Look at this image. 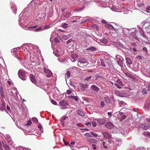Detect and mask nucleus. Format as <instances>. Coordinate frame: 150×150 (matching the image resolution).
<instances>
[{
	"label": "nucleus",
	"instance_id": "69168bd1",
	"mask_svg": "<svg viewBox=\"0 0 150 150\" xmlns=\"http://www.w3.org/2000/svg\"><path fill=\"white\" fill-rule=\"evenodd\" d=\"M112 113L111 112H108V115L109 116H111L112 115Z\"/></svg>",
	"mask_w": 150,
	"mask_h": 150
},
{
	"label": "nucleus",
	"instance_id": "2f4dec72",
	"mask_svg": "<svg viewBox=\"0 0 150 150\" xmlns=\"http://www.w3.org/2000/svg\"><path fill=\"white\" fill-rule=\"evenodd\" d=\"M82 10H83L82 8H78L76 9L75 10H74L73 11V12L80 11H81Z\"/></svg>",
	"mask_w": 150,
	"mask_h": 150
},
{
	"label": "nucleus",
	"instance_id": "e433bc0d",
	"mask_svg": "<svg viewBox=\"0 0 150 150\" xmlns=\"http://www.w3.org/2000/svg\"><path fill=\"white\" fill-rule=\"evenodd\" d=\"M51 102L52 104L54 105H57V103L55 101H54V100L52 99L51 100Z\"/></svg>",
	"mask_w": 150,
	"mask_h": 150
},
{
	"label": "nucleus",
	"instance_id": "79ce46f5",
	"mask_svg": "<svg viewBox=\"0 0 150 150\" xmlns=\"http://www.w3.org/2000/svg\"><path fill=\"white\" fill-rule=\"evenodd\" d=\"M50 70L49 69H47L45 68L44 69V72L46 73L47 74L48 73V72Z\"/></svg>",
	"mask_w": 150,
	"mask_h": 150
},
{
	"label": "nucleus",
	"instance_id": "dca6fc26",
	"mask_svg": "<svg viewBox=\"0 0 150 150\" xmlns=\"http://www.w3.org/2000/svg\"><path fill=\"white\" fill-rule=\"evenodd\" d=\"M125 74L132 79H135V77L134 76L132 75L129 73L126 72L125 73Z\"/></svg>",
	"mask_w": 150,
	"mask_h": 150
},
{
	"label": "nucleus",
	"instance_id": "39448f33",
	"mask_svg": "<svg viewBox=\"0 0 150 150\" xmlns=\"http://www.w3.org/2000/svg\"><path fill=\"white\" fill-rule=\"evenodd\" d=\"M96 121L100 125H103L106 122V120L105 118H99L96 120Z\"/></svg>",
	"mask_w": 150,
	"mask_h": 150
},
{
	"label": "nucleus",
	"instance_id": "c03bdc74",
	"mask_svg": "<svg viewBox=\"0 0 150 150\" xmlns=\"http://www.w3.org/2000/svg\"><path fill=\"white\" fill-rule=\"evenodd\" d=\"M142 56H140V55H139V56L136 57V58L137 59H139V60H141L143 59L142 58Z\"/></svg>",
	"mask_w": 150,
	"mask_h": 150
},
{
	"label": "nucleus",
	"instance_id": "680f3d73",
	"mask_svg": "<svg viewBox=\"0 0 150 150\" xmlns=\"http://www.w3.org/2000/svg\"><path fill=\"white\" fill-rule=\"evenodd\" d=\"M102 23L104 24H105L106 23V21L105 20H103L101 21Z\"/></svg>",
	"mask_w": 150,
	"mask_h": 150
},
{
	"label": "nucleus",
	"instance_id": "b1692460",
	"mask_svg": "<svg viewBox=\"0 0 150 150\" xmlns=\"http://www.w3.org/2000/svg\"><path fill=\"white\" fill-rule=\"evenodd\" d=\"M106 27L111 30H113L114 28L113 26L111 24H108L106 25Z\"/></svg>",
	"mask_w": 150,
	"mask_h": 150
},
{
	"label": "nucleus",
	"instance_id": "f257e3e1",
	"mask_svg": "<svg viewBox=\"0 0 150 150\" xmlns=\"http://www.w3.org/2000/svg\"><path fill=\"white\" fill-rule=\"evenodd\" d=\"M79 62L78 65L80 67L86 66L88 63V62L86 61V59L83 57H81L78 59Z\"/></svg>",
	"mask_w": 150,
	"mask_h": 150
},
{
	"label": "nucleus",
	"instance_id": "393cba45",
	"mask_svg": "<svg viewBox=\"0 0 150 150\" xmlns=\"http://www.w3.org/2000/svg\"><path fill=\"white\" fill-rule=\"evenodd\" d=\"M52 72L50 70L48 72V73L46 74L47 76L48 77H50L52 76Z\"/></svg>",
	"mask_w": 150,
	"mask_h": 150
},
{
	"label": "nucleus",
	"instance_id": "20e7f679",
	"mask_svg": "<svg viewBox=\"0 0 150 150\" xmlns=\"http://www.w3.org/2000/svg\"><path fill=\"white\" fill-rule=\"evenodd\" d=\"M118 25H115L113 26V30H115L116 31V33H122L123 32V30L122 29L121 27L119 26V28H117Z\"/></svg>",
	"mask_w": 150,
	"mask_h": 150
},
{
	"label": "nucleus",
	"instance_id": "f03ea898",
	"mask_svg": "<svg viewBox=\"0 0 150 150\" xmlns=\"http://www.w3.org/2000/svg\"><path fill=\"white\" fill-rule=\"evenodd\" d=\"M18 74L19 77L21 79L25 80V72L22 70H20L18 72Z\"/></svg>",
	"mask_w": 150,
	"mask_h": 150
},
{
	"label": "nucleus",
	"instance_id": "e2e57ef3",
	"mask_svg": "<svg viewBox=\"0 0 150 150\" xmlns=\"http://www.w3.org/2000/svg\"><path fill=\"white\" fill-rule=\"evenodd\" d=\"M6 107H7V110L8 111H10V107L8 105H7Z\"/></svg>",
	"mask_w": 150,
	"mask_h": 150
},
{
	"label": "nucleus",
	"instance_id": "c85d7f7f",
	"mask_svg": "<svg viewBox=\"0 0 150 150\" xmlns=\"http://www.w3.org/2000/svg\"><path fill=\"white\" fill-rule=\"evenodd\" d=\"M4 147L6 150H10V147L7 144H4Z\"/></svg>",
	"mask_w": 150,
	"mask_h": 150
},
{
	"label": "nucleus",
	"instance_id": "4d7b16f0",
	"mask_svg": "<svg viewBox=\"0 0 150 150\" xmlns=\"http://www.w3.org/2000/svg\"><path fill=\"white\" fill-rule=\"evenodd\" d=\"M90 50H96L95 47H90Z\"/></svg>",
	"mask_w": 150,
	"mask_h": 150
},
{
	"label": "nucleus",
	"instance_id": "ea45409f",
	"mask_svg": "<svg viewBox=\"0 0 150 150\" xmlns=\"http://www.w3.org/2000/svg\"><path fill=\"white\" fill-rule=\"evenodd\" d=\"M92 124L93 126L94 127H96L97 126V124L96 123V122H92Z\"/></svg>",
	"mask_w": 150,
	"mask_h": 150
},
{
	"label": "nucleus",
	"instance_id": "13d9d810",
	"mask_svg": "<svg viewBox=\"0 0 150 150\" xmlns=\"http://www.w3.org/2000/svg\"><path fill=\"white\" fill-rule=\"evenodd\" d=\"M63 142H64V143L66 145H67L68 144H69V143L68 142H66L65 140H63Z\"/></svg>",
	"mask_w": 150,
	"mask_h": 150
},
{
	"label": "nucleus",
	"instance_id": "ddd939ff",
	"mask_svg": "<svg viewBox=\"0 0 150 150\" xmlns=\"http://www.w3.org/2000/svg\"><path fill=\"white\" fill-rule=\"evenodd\" d=\"M103 136L105 137V138L107 139H109L111 137V134L109 133L108 132H104L103 134Z\"/></svg>",
	"mask_w": 150,
	"mask_h": 150
},
{
	"label": "nucleus",
	"instance_id": "4c0bfd02",
	"mask_svg": "<svg viewBox=\"0 0 150 150\" xmlns=\"http://www.w3.org/2000/svg\"><path fill=\"white\" fill-rule=\"evenodd\" d=\"M37 27H38V25H36L34 26L28 27V28H29V29L34 28V29H35V28H36Z\"/></svg>",
	"mask_w": 150,
	"mask_h": 150
},
{
	"label": "nucleus",
	"instance_id": "c756f323",
	"mask_svg": "<svg viewBox=\"0 0 150 150\" xmlns=\"http://www.w3.org/2000/svg\"><path fill=\"white\" fill-rule=\"evenodd\" d=\"M42 28L41 27H39L37 28L36 29L34 30L35 32H38L42 30Z\"/></svg>",
	"mask_w": 150,
	"mask_h": 150
},
{
	"label": "nucleus",
	"instance_id": "4be33fe9",
	"mask_svg": "<svg viewBox=\"0 0 150 150\" xmlns=\"http://www.w3.org/2000/svg\"><path fill=\"white\" fill-rule=\"evenodd\" d=\"M70 76V72L69 71H67V73L65 75V78L66 79L67 78V79H69V77Z\"/></svg>",
	"mask_w": 150,
	"mask_h": 150
},
{
	"label": "nucleus",
	"instance_id": "6e6d98bb",
	"mask_svg": "<svg viewBox=\"0 0 150 150\" xmlns=\"http://www.w3.org/2000/svg\"><path fill=\"white\" fill-rule=\"evenodd\" d=\"M115 93L116 94H117L119 96H120L121 93L120 92H119L117 91H115Z\"/></svg>",
	"mask_w": 150,
	"mask_h": 150
},
{
	"label": "nucleus",
	"instance_id": "9d476101",
	"mask_svg": "<svg viewBox=\"0 0 150 150\" xmlns=\"http://www.w3.org/2000/svg\"><path fill=\"white\" fill-rule=\"evenodd\" d=\"M149 127V125L148 124H146V123H144L141 125V128L144 130H147Z\"/></svg>",
	"mask_w": 150,
	"mask_h": 150
},
{
	"label": "nucleus",
	"instance_id": "09e8293b",
	"mask_svg": "<svg viewBox=\"0 0 150 150\" xmlns=\"http://www.w3.org/2000/svg\"><path fill=\"white\" fill-rule=\"evenodd\" d=\"M126 117V116L125 115H123L122 116V117L121 118V120H124Z\"/></svg>",
	"mask_w": 150,
	"mask_h": 150
},
{
	"label": "nucleus",
	"instance_id": "7ed1b4c3",
	"mask_svg": "<svg viewBox=\"0 0 150 150\" xmlns=\"http://www.w3.org/2000/svg\"><path fill=\"white\" fill-rule=\"evenodd\" d=\"M143 28L146 30L147 33L150 31V23L149 22H146L144 23Z\"/></svg>",
	"mask_w": 150,
	"mask_h": 150
},
{
	"label": "nucleus",
	"instance_id": "cd10ccee",
	"mask_svg": "<svg viewBox=\"0 0 150 150\" xmlns=\"http://www.w3.org/2000/svg\"><path fill=\"white\" fill-rule=\"evenodd\" d=\"M70 98H72L74 99L76 101H77L78 100L77 97L76 96H71L69 97Z\"/></svg>",
	"mask_w": 150,
	"mask_h": 150
},
{
	"label": "nucleus",
	"instance_id": "5701e85b",
	"mask_svg": "<svg viewBox=\"0 0 150 150\" xmlns=\"http://www.w3.org/2000/svg\"><path fill=\"white\" fill-rule=\"evenodd\" d=\"M51 25V24H49L48 25H45L43 27V29L45 30L46 29H48L49 28Z\"/></svg>",
	"mask_w": 150,
	"mask_h": 150
},
{
	"label": "nucleus",
	"instance_id": "72a5a7b5",
	"mask_svg": "<svg viewBox=\"0 0 150 150\" xmlns=\"http://www.w3.org/2000/svg\"><path fill=\"white\" fill-rule=\"evenodd\" d=\"M91 27L96 29L97 30L98 29L97 25L96 24H93L91 26Z\"/></svg>",
	"mask_w": 150,
	"mask_h": 150
},
{
	"label": "nucleus",
	"instance_id": "a18cd8bd",
	"mask_svg": "<svg viewBox=\"0 0 150 150\" xmlns=\"http://www.w3.org/2000/svg\"><path fill=\"white\" fill-rule=\"evenodd\" d=\"M146 10L147 12H149V11L150 10V6H147L146 8Z\"/></svg>",
	"mask_w": 150,
	"mask_h": 150
},
{
	"label": "nucleus",
	"instance_id": "412c9836",
	"mask_svg": "<svg viewBox=\"0 0 150 150\" xmlns=\"http://www.w3.org/2000/svg\"><path fill=\"white\" fill-rule=\"evenodd\" d=\"M126 62L127 64H131L132 63L131 59L129 58H126Z\"/></svg>",
	"mask_w": 150,
	"mask_h": 150
},
{
	"label": "nucleus",
	"instance_id": "603ef678",
	"mask_svg": "<svg viewBox=\"0 0 150 150\" xmlns=\"http://www.w3.org/2000/svg\"><path fill=\"white\" fill-rule=\"evenodd\" d=\"M91 76H89L88 77L86 78V79H85V80L88 81L91 79Z\"/></svg>",
	"mask_w": 150,
	"mask_h": 150
},
{
	"label": "nucleus",
	"instance_id": "864d4df0",
	"mask_svg": "<svg viewBox=\"0 0 150 150\" xmlns=\"http://www.w3.org/2000/svg\"><path fill=\"white\" fill-rule=\"evenodd\" d=\"M85 124L86 125H87V126H91V122H88L86 123H85Z\"/></svg>",
	"mask_w": 150,
	"mask_h": 150
},
{
	"label": "nucleus",
	"instance_id": "7c9ffc66",
	"mask_svg": "<svg viewBox=\"0 0 150 150\" xmlns=\"http://www.w3.org/2000/svg\"><path fill=\"white\" fill-rule=\"evenodd\" d=\"M62 27L65 28H67L68 27V25L67 23H64L62 25Z\"/></svg>",
	"mask_w": 150,
	"mask_h": 150
},
{
	"label": "nucleus",
	"instance_id": "a19ab883",
	"mask_svg": "<svg viewBox=\"0 0 150 150\" xmlns=\"http://www.w3.org/2000/svg\"><path fill=\"white\" fill-rule=\"evenodd\" d=\"M96 144H92V146H93V149L94 150H95L96 149Z\"/></svg>",
	"mask_w": 150,
	"mask_h": 150
},
{
	"label": "nucleus",
	"instance_id": "5fc2aeb1",
	"mask_svg": "<svg viewBox=\"0 0 150 150\" xmlns=\"http://www.w3.org/2000/svg\"><path fill=\"white\" fill-rule=\"evenodd\" d=\"M71 93V91L70 90H68L67 91V93L68 94H69Z\"/></svg>",
	"mask_w": 150,
	"mask_h": 150
},
{
	"label": "nucleus",
	"instance_id": "3c124183",
	"mask_svg": "<svg viewBox=\"0 0 150 150\" xmlns=\"http://www.w3.org/2000/svg\"><path fill=\"white\" fill-rule=\"evenodd\" d=\"M101 64L102 66L103 67H105V65L104 62L103 60L101 61Z\"/></svg>",
	"mask_w": 150,
	"mask_h": 150
},
{
	"label": "nucleus",
	"instance_id": "58836bf2",
	"mask_svg": "<svg viewBox=\"0 0 150 150\" xmlns=\"http://www.w3.org/2000/svg\"><path fill=\"white\" fill-rule=\"evenodd\" d=\"M38 128L41 131L42 130V132H43L42 127L41 125H39L38 126Z\"/></svg>",
	"mask_w": 150,
	"mask_h": 150
},
{
	"label": "nucleus",
	"instance_id": "f3484780",
	"mask_svg": "<svg viewBox=\"0 0 150 150\" xmlns=\"http://www.w3.org/2000/svg\"><path fill=\"white\" fill-rule=\"evenodd\" d=\"M59 103L61 106H65L67 105V103L66 102V101L64 100L61 101Z\"/></svg>",
	"mask_w": 150,
	"mask_h": 150
},
{
	"label": "nucleus",
	"instance_id": "0eeeda50",
	"mask_svg": "<svg viewBox=\"0 0 150 150\" xmlns=\"http://www.w3.org/2000/svg\"><path fill=\"white\" fill-rule=\"evenodd\" d=\"M150 91V84L148 85V87L144 88L143 89L142 93L144 95L146 94H147V91Z\"/></svg>",
	"mask_w": 150,
	"mask_h": 150
},
{
	"label": "nucleus",
	"instance_id": "2eb2a0df",
	"mask_svg": "<svg viewBox=\"0 0 150 150\" xmlns=\"http://www.w3.org/2000/svg\"><path fill=\"white\" fill-rule=\"evenodd\" d=\"M5 139L10 144H12L13 143V142L11 141V138H10L9 136L8 135L6 136Z\"/></svg>",
	"mask_w": 150,
	"mask_h": 150
},
{
	"label": "nucleus",
	"instance_id": "0e129e2a",
	"mask_svg": "<svg viewBox=\"0 0 150 150\" xmlns=\"http://www.w3.org/2000/svg\"><path fill=\"white\" fill-rule=\"evenodd\" d=\"M146 120L148 122H150V118H147Z\"/></svg>",
	"mask_w": 150,
	"mask_h": 150
},
{
	"label": "nucleus",
	"instance_id": "de8ad7c7",
	"mask_svg": "<svg viewBox=\"0 0 150 150\" xmlns=\"http://www.w3.org/2000/svg\"><path fill=\"white\" fill-rule=\"evenodd\" d=\"M117 45L120 47H122L123 46V45L122 44L120 43H117Z\"/></svg>",
	"mask_w": 150,
	"mask_h": 150
},
{
	"label": "nucleus",
	"instance_id": "423d86ee",
	"mask_svg": "<svg viewBox=\"0 0 150 150\" xmlns=\"http://www.w3.org/2000/svg\"><path fill=\"white\" fill-rule=\"evenodd\" d=\"M91 88L96 93H98L99 91L100 90V89L98 87L94 85H92L91 86Z\"/></svg>",
	"mask_w": 150,
	"mask_h": 150
},
{
	"label": "nucleus",
	"instance_id": "49530a36",
	"mask_svg": "<svg viewBox=\"0 0 150 150\" xmlns=\"http://www.w3.org/2000/svg\"><path fill=\"white\" fill-rule=\"evenodd\" d=\"M54 41L55 42L57 43H58L59 42V40L57 38H54Z\"/></svg>",
	"mask_w": 150,
	"mask_h": 150
},
{
	"label": "nucleus",
	"instance_id": "aec40b11",
	"mask_svg": "<svg viewBox=\"0 0 150 150\" xmlns=\"http://www.w3.org/2000/svg\"><path fill=\"white\" fill-rule=\"evenodd\" d=\"M87 141L89 142H91L93 143H96L97 142V141L96 140L93 139L91 138L88 139Z\"/></svg>",
	"mask_w": 150,
	"mask_h": 150
},
{
	"label": "nucleus",
	"instance_id": "bb28decb",
	"mask_svg": "<svg viewBox=\"0 0 150 150\" xmlns=\"http://www.w3.org/2000/svg\"><path fill=\"white\" fill-rule=\"evenodd\" d=\"M67 117H66V116H63L60 119L61 122H64V121L65 120V119L66 118H67Z\"/></svg>",
	"mask_w": 150,
	"mask_h": 150
},
{
	"label": "nucleus",
	"instance_id": "a211bd4d",
	"mask_svg": "<svg viewBox=\"0 0 150 150\" xmlns=\"http://www.w3.org/2000/svg\"><path fill=\"white\" fill-rule=\"evenodd\" d=\"M77 113L79 115L81 116L85 115V113L83 111L81 110H79L77 112Z\"/></svg>",
	"mask_w": 150,
	"mask_h": 150
},
{
	"label": "nucleus",
	"instance_id": "f704fd0d",
	"mask_svg": "<svg viewBox=\"0 0 150 150\" xmlns=\"http://www.w3.org/2000/svg\"><path fill=\"white\" fill-rule=\"evenodd\" d=\"M32 120L35 122H37L38 121V119L35 117H33L32 118Z\"/></svg>",
	"mask_w": 150,
	"mask_h": 150
},
{
	"label": "nucleus",
	"instance_id": "8fccbe9b",
	"mask_svg": "<svg viewBox=\"0 0 150 150\" xmlns=\"http://www.w3.org/2000/svg\"><path fill=\"white\" fill-rule=\"evenodd\" d=\"M100 105H101V106L102 107H103L105 105L104 102L103 101H101V103Z\"/></svg>",
	"mask_w": 150,
	"mask_h": 150
},
{
	"label": "nucleus",
	"instance_id": "473e14b6",
	"mask_svg": "<svg viewBox=\"0 0 150 150\" xmlns=\"http://www.w3.org/2000/svg\"><path fill=\"white\" fill-rule=\"evenodd\" d=\"M90 134L94 137H97L98 136V135L97 134L92 132H91Z\"/></svg>",
	"mask_w": 150,
	"mask_h": 150
},
{
	"label": "nucleus",
	"instance_id": "774afa93",
	"mask_svg": "<svg viewBox=\"0 0 150 150\" xmlns=\"http://www.w3.org/2000/svg\"><path fill=\"white\" fill-rule=\"evenodd\" d=\"M147 134L148 136L150 137V132H147Z\"/></svg>",
	"mask_w": 150,
	"mask_h": 150
},
{
	"label": "nucleus",
	"instance_id": "4468645a",
	"mask_svg": "<svg viewBox=\"0 0 150 150\" xmlns=\"http://www.w3.org/2000/svg\"><path fill=\"white\" fill-rule=\"evenodd\" d=\"M78 55L76 54L73 53L71 55V57L72 59H74L72 61V62H74L76 60L75 59H76L78 57Z\"/></svg>",
	"mask_w": 150,
	"mask_h": 150
},
{
	"label": "nucleus",
	"instance_id": "338daca9",
	"mask_svg": "<svg viewBox=\"0 0 150 150\" xmlns=\"http://www.w3.org/2000/svg\"><path fill=\"white\" fill-rule=\"evenodd\" d=\"M70 144L72 145H74L75 144V142L74 141L71 142Z\"/></svg>",
	"mask_w": 150,
	"mask_h": 150
},
{
	"label": "nucleus",
	"instance_id": "a878e982",
	"mask_svg": "<svg viewBox=\"0 0 150 150\" xmlns=\"http://www.w3.org/2000/svg\"><path fill=\"white\" fill-rule=\"evenodd\" d=\"M107 42V40L106 39H104L100 40V42L103 43H106Z\"/></svg>",
	"mask_w": 150,
	"mask_h": 150
},
{
	"label": "nucleus",
	"instance_id": "c9c22d12",
	"mask_svg": "<svg viewBox=\"0 0 150 150\" xmlns=\"http://www.w3.org/2000/svg\"><path fill=\"white\" fill-rule=\"evenodd\" d=\"M90 134L89 133H86L84 135L85 137L86 138H88L89 137Z\"/></svg>",
	"mask_w": 150,
	"mask_h": 150
},
{
	"label": "nucleus",
	"instance_id": "9b49d317",
	"mask_svg": "<svg viewBox=\"0 0 150 150\" xmlns=\"http://www.w3.org/2000/svg\"><path fill=\"white\" fill-rule=\"evenodd\" d=\"M30 81L33 83H35L37 82V80L35 77L33 75L30 74L29 76Z\"/></svg>",
	"mask_w": 150,
	"mask_h": 150
},
{
	"label": "nucleus",
	"instance_id": "052dcab7",
	"mask_svg": "<svg viewBox=\"0 0 150 150\" xmlns=\"http://www.w3.org/2000/svg\"><path fill=\"white\" fill-rule=\"evenodd\" d=\"M32 122L31 121H28V122L27 124L28 125H31Z\"/></svg>",
	"mask_w": 150,
	"mask_h": 150
},
{
	"label": "nucleus",
	"instance_id": "f8f14e48",
	"mask_svg": "<svg viewBox=\"0 0 150 150\" xmlns=\"http://www.w3.org/2000/svg\"><path fill=\"white\" fill-rule=\"evenodd\" d=\"M80 88L81 89L82 91H84L85 89L88 87V85L87 84H84L83 83H81L80 84Z\"/></svg>",
	"mask_w": 150,
	"mask_h": 150
},
{
	"label": "nucleus",
	"instance_id": "6e6552de",
	"mask_svg": "<svg viewBox=\"0 0 150 150\" xmlns=\"http://www.w3.org/2000/svg\"><path fill=\"white\" fill-rule=\"evenodd\" d=\"M105 126L109 129H111L114 127L113 124L110 122H109L107 123Z\"/></svg>",
	"mask_w": 150,
	"mask_h": 150
},
{
	"label": "nucleus",
	"instance_id": "6ab92c4d",
	"mask_svg": "<svg viewBox=\"0 0 150 150\" xmlns=\"http://www.w3.org/2000/svg\"><path fill=\"white\" fill-rule=\"evenodd\" d=\"M0 93L1 94V96L3 98H5V96L4 95V93L2 87H1L0 88Z\"/></svg>",
	"mask_w": 150,
	"mask_h": 150
},
{
	"label": "nucleus",
	"instance_id": "bf43d9fd",
	"mask_svg": "<svg viewBox=\"0 0 150 150\" xmlns=\"http://www.w3.org/2000/svg\"><path fill=\"white\" fill-rule=\"evenodd\" d=\"M71 40L70 39L69 40H68L67 42V44H68L71 42Z\"/></svg>",
	"mask_w": 150,
	"mask_h": 150
},
{
	"label": "nucleus",
	"instance_id": "37998d69",
	"mask_svg": "<svg viewBox=\"0 0 150 150\" xmlns=\"http://www.w3.org/2000/svg\"><path fill=\"white\" fill-rule=\"evenodd\" d=\"M114 85L116 87H117L119 89L121 88V87H120V86L117 84L116 83H115Z\"/></svg>",
	"mask_w": 150,
	"mask_h": 150
},
{
	"label": "nucleus",
	"instance_id": "1a4fd4ad",
	"mask_svg": "<svg viewBox=\"0 0 150 150\" xmlns=\"http://www.w3.org/2000/svg\"><path fill=\"white\" fill-rule=\"evenodd\" d=\"M61 10L62 12L63 15H64L66 18H67L69 16L70 13L69 12L68 13L66 14L67 11L65 8H63L61 9Z\"/></svg>",
	"mask_w": 150,
	"mask_h": 150
}]
</instances>
